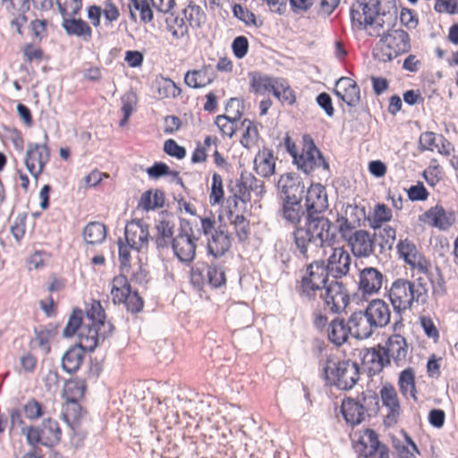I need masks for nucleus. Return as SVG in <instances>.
<instances>
[{"mask_svg":"<svg viewBox=\"0 0 458 458\" xmlns=\"http://www.w3.org/2000/svg\"><path fill=\"white\" fill-rule=\"evenodd\" d=\"M356 400L360 404L365 415L374 417L379 411V398L376 392L366 390L357 395Z\"/></svg>","mask_w":458,"mask_h":458,"instance_id":"41","label":"nucleus"},{"mask_svg":"<svg viewBox=\"0 0 458 458\" xmlns=\"http://www.w3.org/2000/svg\"><path fill=\"white\" fill-rule=\"evenodd\" d=\"M302 199H282L278 215L285 223L293 225L294 230L298 227H303L301 224V219H305L306 208L301 204Z\"/></svg>","mask_w":458,"mask_h":458,"instance_id":"21","label":"nucleus"},{"mask_svg":"<svg viewBox=\"0 0 458 458\" xmlns=\"http://www.w3.org/2000/svg\"><path fill=\"white\" fill-rule=\"evenodd\" d=\"M325 305L332 313H340L344 311L349 304V293L343 284L337 280L332 281L326 287V293L321 295Z\"/></svg>","mask_w":458,"mask_h":458,"instance_id":"15","label":"nucleus"},{"mask_svg":"<svg viewBox=\"0 0 458 458\" xmlns=\"http://www.w3.org/2000/svg\"><path fill=\"white\" fill-rule=\"evenodd\" d=\"M57 8L63 17L75 16L82 7L81 0H56Z\"/></svg>","mask_w":458,"mask_h":458,"instance_id":"57","label":"nucleus"},{"mask_svg":"<svg viewBox=\"0 0 458 458\" xmlns=\"http://www.w3.org/2000/svg\"><path fill=\"white\" fill-rule=\"evenodd\" d=\"M380 349L386 358L389 360V364L391 360L398 367L404 364L408 354V344L403 335L399 334L390 335L385 346L380 344Z\"/></svg>","mask_w":458,"mask_h":458,"instance_id":"20","label":"nucleus"},{"mask_svg":"<svg viewBox=\"0 0 458 458\" xmlns=\"http://www.w3.org/2000/svg\"><path fill=\"white\" fill-rule=\"evenodd\" d=\"M25 416L29 420H37L44 415L45 408L35 399L29 400L23 406Z\"/></svg>","mask_w":458,"mask_h":458,"instance_id":"60","label":"nucleus"},{"mask_svg":"<svg viewBox=\"0 0 458 458\" xmlns=\"http://www.w3.org/2000/svg\"><path fill=\"white\" fill-rule=\"evenodd\" d=\"M39 428L44 446L53 448L59 444L62 437V430L55 420L51 418L44 420Z\"/></svg>","mask_w":458,"mask_h":458,"instance_id":"37","label":"nucleus"},{"mask_svg":"<svg viewBox=\"0 0 458 458\" xmlns=\"http://www.w3.org/2000/svg\"><path fill=\"white\" fill-rule=\"evenodd\" d=\"M351 256L343 248L333 249V253L327 259V269L331 276L336 280L345 276L350 269Z\"/></svg>","mask_w":458,"mask_h":458,"instance_id":"30","label":"nucleus"},{"mask_svg":"<svg viewBox=\"0 0 458 458\" xmlns=\"http://www.w3.org/2000/svg\"><path fill=\"white\" fill-rule=\"evenodd\" d=\"M272 94L281 102H285L289 105H293L295 102L293 90L284 80L279 79Z\"/></svg>","mask_w":458,"mask_h":458,"instance_id":"53","label":"nucleus"},{"mask_svg":"<svg viewBox=\"0 0 458 458\" xmlns=\"http://www.w3.org/2000/svg\"><path fill=\"white\" fill-rule=\"evenodd\" d=\"M21 433L25 436L28 445L31 450H39L38 445H43V439L39 426H24Z\"/></svg>","mask_w":458,"mask_h":458,"instance_id":"52","label":"nucleus"},{"mask_svg":"<svg viewBox=\"0 0 458 458\" xmlns=\"http://www.w3.org/2000/svg\"><path fill=\"white\" fill-rule=\"evenodd\" d=\"M215 77L213 69L208 65L199 70L188 71L184 75V82L190 88L199 89L212 83Z\"/></svg>","mask_w":458,"mask_h":458,"instance_id":"31","label":"nucleus"},{"mask_svg":"<svg viewBox=\"0 0 458 458\" xmlns=\"http://www.w3.org/2000/svg\"><path fill=\"white\" fill-rule=\"evenodd\" d=\"M149 225L141 220H131L124 227V235L128 246L131 249L140 250L148 248L151 238Z\"/></svg>","mask_w":458,"mask_h":458,"instance_id":"16","label":"nucleus"},{"mask_svg":"<svg viewBox=\"0 0 458 458\" xmlns=\"http://www.w3.org/2000/svg\"><path fill=\"white\" fill-rule=\"evenodd\" d=\"M349 335H351V329L348 321L345 322L344 318H335L330 322L327 328V338L332 344L341 346L347 341Z\"/></svg>","mask_w":458,"mask_h":458,"instance_id":"35","label":"nucleus"},{"mask_svg":"<svg viewBox=\"0 0 458 458\" xmlns=\"http://www.w3.org/2000/svg\"><path fill=\"white\" fill-rule=\"evenodd\" d=\"M278 198L282 199H303L305 184L296 173H284L280 175L277 183Z\"/></svg>","mask_w":458,"mask_h":458,"instance_id":"14","label":"nucleus"},{"mask_svg":"<svg viewBox=\"0 0 458 458\" xmlns=\"http://www.w3.org/2000/svg\"><path fill=\"white\" fill-rule=\"evenodd\" d=\"M344 213V216H346L352 223V225L360 226L361 223L367 220L366 210L364 207H359L357 205H347Z\"/></svg>","mask_w":458,"mask_h":458,"instance_id":"59","label":"nucleus"},{"mask_svg":"<svg viewBox=\"0 0 458 458\" xmlns=\"http://www.w3.org/2000/svg\"><path fill=\"white\" fill-rule=\"evenodd\" d=\"M386 282V277L376 267H366L360 270L358 289L362 295L377 294Z\"/></svg>","mask_w":458,"mask_h":458,"instance_id":"18","label":"nucleus"},{"mask_svg":"<svg viewBox=\"0 0 458 458\" xmlns=\"http://www.w3.org/2000/svg\"><path fill=\"white\" fill-rule=\"evenodd\" d=\"M233 13L234 17L244 22L246 25L258 26L256 23L255 14L247 8L242 7L241 4H235L233 6Z\"/></svg>","mask_w":458,"mask_h":458,"instance_id":"62","label":"nucleus"},{"mask_svg":"<svg viewBox=\"0 0 458 458\" xmlns=\"http://www.w3.org/2000/svg\"><path fill=\"white\" fill-rule=\"evenodd\" d=\"M227 189L229 192H236L243 205L250 202L251 192L259 198L266 192L264 182L246 170L242 171L240 178L229 181Z\"/></svg>","mask_w":458,"mask_h":458,"instance_id":"9","label":"nucleus"},{"mask_svg":"<svg viewBox=\"0 0 458 458\" xmlns=\"http://www.w3.org/2000/svg\"><path fill=\"white\" fill-rule=\"evenodd\" d=\"M392 210L383 203L375 206L371 217H368L369 225L373 229H379L383 223L392 219Z\"/></svg>","mask_w":458,"mask_h":458,"instance_id":"47","label":"nucleus"},{"mask_svg":"<svg viewBox=\"0 0 458 458\" xmlns=\"http://www.w3.org/2000/svg\"><path fill=\"white\" fill-rule=\"evenodd\" d=\"M63 27L68 35L78 37H90L91 28L81 19H68L64 17Z\"/></svg>","mask_w":458,"mask_h":458,"instance_id":"45","label":"nucleus"},{"mask_svg":"<svg viewBox=\"0 0 458 458\" xmlns=\"http://www.w3.org/2000/svg\"><path fill=\"white\" fill-rule=\"evenodd\" d=\"M85 413L79 402L72 398L66 403L62 414L64 420L73 428L80 423Z\"/></svg>","mask_w":458,"mask_h":458,"instance_id":"42","label":"nucleus"},{"mask_svg":"<svg viewBox=\"0 0 458 458\" xmlns=\"http://www.w3.org/2000/svg\"><path fill=\"white\" fill-rule=\"evenodd\" d=\"M331 275L324 260H315L307 267V276H303L300 285V294L308 299L315 297L316 292L326 289L328 276Z\"/></svg>","mask_w":458,"mask_h":458,"instance_id":"8","label":"nucleus"},{"mask_svg":"<svg viewBox=\"0 0 458 458\" xmlns=\"http://www.w3.org/2000/svg\"><path fill=\"white\" fill-rule=\"evenodd\" d=\"M155 230L156 233L150 239L154 241L157 249H167L175 236L174 215L167 210L160 211L155 219Z\"/></svg>","mask_w":458,"mask_h":458,"instance_id":"13","label":"nucleus"},{"mask_svg":"<svg viewBox=\"0 0 458 458\" xmlns=\"http://www.w3.org/2000/svg\"><path fill=\"white\" fill-rule=\"evenodd\" d=\"M335 96L348 106H356L360 100V87L349 77H341L334 89Z\"/></svg>","mask_w":458,"mask_h":458,"instance_id":"23","label":"nucleus"},{"mask_svg":"<svg viewBox=\"0 0 458 458\" xmlns=\"http://www.w3.org/2000/svg\"><path fill=\"white\" fill-rule=\"evenodd\" d=\"M242 125L245 128V130L242 133L240 142L242 147L250 148V144L254 143L259 137L258 130L254 123L249 119H244L242 122Z\"/></svg>","mask_w":458,"mask_h":458,"instance_id":"54","label":"nucleus"},{"mask_svg":"<svg viewBox=\"0 0 458 458\" xmlns=\"http://www.w3.org/2000/svg\"><path fill=\"white\" fill-rule=\"evenodd\" d=\"M121 102L123 118L119 122V126L124 127L127 124L130 116L135 111L138 103L137 94L132 90L127 91L121 97Z\"/></svg>","mask_w":458,"mask_h":458,"instance_id":"46","label":"nucleus"},{"mask_svg":"<svg viewBox=\"0 0 458 458\" xmlns=\"http://www.w3.org/2000/svg\"><path fill=\"white\" fill-rule=\"evenodd\" d=\"M377 230L378 232L375 233L374 236L376 237L377 235H378V237L380 238L379 246L381 247V249L384 250L386 248L388 250H391L395 241V229L389 225H386L383 228L381 226Z\"/></svg>","mask_w":458,"mask_h":458,"instance_id":"58","label":"nucleus"},{"mask_svg":"<svg viewBox=\"0 0 458 458\" xmlns=\"http://www.w3.org/2000/svg\"><path fill=\"white\" fill-rule=\"evenodd\" d=\"M365 311L370 324L377 329L384 328L390 323L391 310L388 303L382 299L369 301Z\"/></svg>","mask_w":458,"mask_h":458,"instance_id":"22","label":"nucleus"},{"mask_svg":"<svg viewBox=\"0 0 458 458\" xmlns=\"http://www.w3.org/2000/svg\"><path fill=\"white\" fill-rule=\"evenodd\" d=\"M380 398L385 407L388 409V416H396L400 413V402L394 386L386 382L380 389Z\"/></svg>","mask_w":458,"mask_h":458,"instance_id":"38","label":"nucleus"},{"mask_svg":"<svg viewBox=\"0 0 458 458\" xmlns=\"http://www.w3.org/2000/svg\"><path fill=\"white\" fill-rule=\"evenodd\" d=\"M398 386L402 395L408 399L412 398L417 401V390L415 386V374L412 368L403 369L398 378Z\"/></svg>","mask_w":458,"mask_h":458,"instance_id":"39","label":"nucleus"},{"mask_svg":"<svg viewBox=\"0 0 458 458\" xmlns=\"http://www.w3.org/2000/svg\"><path fill=\"white\" fill-rule=\"evenodd\" d=\"M323 373L327 384L344 391L352 389L360 378L358 364L350 360H335L327 358Z\"/></svg>","mask_w":458,"mask_h":458,"instance_id":"5","label":"nucleus"},{"mask_svg":"<svg viewBox=\"0 0 458 458\" xmlns=\"http://www.w3.org/2000/svg\"><path fill=\"white\" fill-rule=\"evenodd\" d=\"M306 208L303 227H298L291 233L294 247L302 259L308 260L309 246L319 242V246H332L336 239L334 224L324 216L328 208L327 194L320 183H312L304 194Z\"/></svg>","mask_w":458,"mask_h":458,"instance_id":"1","label":"nucleus"},{"mask_svg":"<svg viewBox=\"0 0 458 458\" xmlns=\"http://www.w3.org/2000/svg\"><path fill=\"white\" fill-rule=\"evenodd\" d=\"M231 246L232 237L223 225H219L208 238V252L216 259L223 257Z\"/></svg>","mask_w":458,"mask_h":458,"instance_id":"28","label":"nucleus"},{"mask_svg":"<svg viewBox=\"0 0 458 458\" xmlns=\"http://www.w3.org/2000/svg\"><path fill=\"white\" fill-rule=\"evenodd\" d=\"M341 412L345 421L352 426L360 424L365 419V414L360 408V403L352 397H346L343 400Z\"/></svg>","mask_w":458,"mask_h":458,"instance_id":"34","label":"nucleus"},{"mask_svg":"<svg viewBox=\"0 0 458 458\" xmlns=\"http://www.w3.org/2000/svg\"><path fill=\"white\" fill-rule=\"evenodd\" d=\"M224 199V188L222 176L216 173L212 175L211 192L209 194V203L214 206Z\"/></svg>","mask_w":458,"mask_h":458,"instance_id":"55","label":"nucleus"},{"mask_svg":"<svg viewBox=\"0 0 458 458\" xmlns=\"http://www.w3.org/2000/svg\"><path fill=\"white\" fill-rule=\"evenodd\" d=\"M379 0H356L350 9L352 29H365L380 16Z\"/></svg>","mask_w":458,"mask_h":458,"instance_id":"11","label":"nucleus"},{"mask_svg":"<svg viewBox=\"0 0 458 458\" xmlns=\"http://www.w3.org/2000/svg\"><path fill=\"white\" fill-rule=\"evenodd\" d=\"M250 79L251 90L256 94H265L266 92H272L276 87L279 79L261 75L258 72L249 73Z\"/></svg>","mask_w":458,"mask_h":458,"instance_id":"40","label":"nucleus"},{"mask_svg":"<svg viewBox=\"0 0 458 458\" xmlns=\"http://www.w3.org/2000/svg\"><path fill=\"white\" fill-rule=\"evenodd\" d=\"M387 295L394 311V331L403 326L402 315L406 310H411L414 302H426L425 290L420 286L414 290L412 282L403 278H398L392 283Z\"/></svg>","mask_w":458,"mask_h":458,"instance_id":"4","label":"nucleus"},{"mask_svg":"<svg viewBox=\"0 0 458 458\" xmlns=\"http://www.w3.org/2000/svg\"><path fill=\"white\" fill-rule=\"evenodd\" d=\"M420 220L440 230H446L455 222V215L453 211L446 212L442 206L436 205L420 216Z\"/></svg>","mask_w":458,"mask_h":458,"instance_id":"25","label":"nucleus"},{"mask_svg":"<svg viewBox=\"0 0 458 458\" xmlns=\"http://www.w3.org/2000/svg\"><path fill=\"white\" fill-rule=\"evenodd\" d=\"M434 10L439 13H458V0H436Z\"/></svg>","mask_w":458,"mask_h":458,"instance_id":"64","label":"nucleus"},{"mask_svg":"<svg viewBox=\"0 0 458 458\" xmlns=\"http://www.w3.org/2000/svg\"><path fill=\"white\" fill-rule=\"evenodd\" d=\"M396 248L400 258H402L406 264H412V261L421 254L416 245L408 239L401 240Z\"/></svg>","mask_w":458,"mask_h":458,"instance_id":"50","label":"nucleus"},{"mask_svg":"<svg viewBox=\"0 0 458 458\" xmlns=\"http://www.w3.org/2000/svg\"><path fill=\"white\" fill-rule=\"evenodd\" d=\"M229 222L234 226L236 236L239 242H242L249 236V221L244 216V211L241 213L226 216Z\"/></svg>","mask_w":458,"mask_h":458,"instance_id":"48","label":"nucleus"},{"mask_svg":"<svg viewBox=\"0 0 458 458\" xmlns=\"http://www.w3.org/2000/svg\"><path fill=\"white\" fill-rule=\"evenodd\" d=\"M166 30L174 39L189 37V27L200 29L206 22L207 16L202 8L192 2L179 12L173 9L162 14Z\"/></svg>","mask_w":458,"mask_h":458,"instance_id":"3","label":"nucleus"},{"mask_svg":"<svg viewBox=\"0 0 458 458\" xmlns=\"http://www.w3.org/2000/svg\"><path fill=\"white\" fill-rule=\"evenodd\" d=\"M367 316L364 310L353 312L348 318L351 335L356 339H368L377 330L375 326L370 324Z\"/></svg>","mask_w":458,"mask_h":458,"instance_id":"27","label":"nucleus"},{"mask_svg":"<svg viewBox=\"0 0 458 458\" xmlns=\"http://www.w3.org/2000/svg\"><path fill=\"white\" fill-rule=\"evenodd\" d=\"M379 43L386 45L387 48H393L399 55L411 50L409 34L402 29H394V26L382 34Z\"/></svg>","mask_w":458,"mask_h":458,"instance_id":"24","label":"nucleus"},{"mask_svg":"<svg viewBox=\"0 0 458 458\" xmlns=\"http://www.w3.org/2000/svg\"><path fill=\"white\" fill-rule=\"evenodd\" d=\"M304 151L297 157L294 165L306 174H310L315 169L322 168L329 172V164L321 151L316 147L310 135L303 136Z\"/></svg>","mask_w":458,"mask_h":458,"instance_id":"10","label":"nucleus"},{"mask_svg":"<svg viewBox=\"0 0 458 458\" xmlns=\"http://www.w3.org/2000/svg\"><path fill=\"white\" fill-rule=\"evenodd\" d=\"M242 114V113L237 109L233 117L227 116L225 114L217 115L215 120V123L219 128L223 135L232 138L235 132L233 123L240 120Z\"/></svg>","mask_w":458,"mask_h":458,"instance_id":"49","label":"nucleus"},{"mask_svg":"<svg viewBox=\"0 0 458 458\" xmlns=\"http://www.w3.org/2000/svg\"><path fill=\"white\" fill-rule=\"evenodd\" d=\"M30 29L33 38L41 42L47 35V21L35 19L30 22Z\"/></svg>","mask_w":458,"mask_h":458,"instance_id":"61","label":"nucleus"},{"mask_svg":"<svg viewBox=\"0 0 458 458\" xmlns=\"http://www.w3.org/2000/svg\"><path fill=\"white\" fill-rule=\"evenodd\" d=\"M48 135L47 132L44 134V142L38 143H29L25 156V165L30 174H33V169L36 168V163L44 160L45 154H50L49 148L47 146Z\"/></svg>","mask_w":458,"mask_h":458,"instance_id":"32","label":"nucleus"},{"mask_svg":"<svg viewBox=\"0 0 458 458\" xmlns=\"http://www.w3.org/2000/svg\"><path fill=\"white\" fill-rule=\"evenodd\" d=\"M165 201V192L160 189L144 191L137 203V209L145 212L153 211L164 207Z\"/></svg>","mask_w":458,"mask_h":458,"instance_id":"33","label":"nucleus"},{"mask_svg":"<svg viewBox=\"0 0 458 458\" xmlns=\"http://www.w3.org/2000/svg\"><path fill=\"white\" fill-rule=\"evenodd\" d=\"M30 9V0H0V12L9 19L10 28L23 36L22 27L28 21L26 13Z\"/></svg>","mask_w":458,"mask_h":458,"instance_id":"12","label":"nucleus"},{"mask_svg":"<svg viewBox=\"0 0 458 458\" xmlns=\"http://www.w3.org/2000/svg\"><path fill=\"white\" fill-rule=\"evenodd\" d=\"M116 299L119 303H123L124 307L131 313H137L143 308V301L138 292H132L126 276L120 275L116 276Z\"/></svg>","mask_w":458,"mask_h":458,"instance_id":"19","label":"nucleus"},{"mask_svg":"<svg viewBox=\"0 0 458 458\" xmlns=\"http://www.w3.org/2000/svg\"><path fill=\"white\" fill-rule=\"evenodd\" d=\"M106 235V229L100 222H90L83 230V238L88 244L101 242Z\"/></svg>","mask_w":458,"mask_h":458,"instance_id":"43","label":"nucleus"},{"mask_svg":"<svg viewBox=\"0 0 458 458\" xmlns=\"http://www.w3.org/2000/svg\"><path fill=\"white\" fill-rule=\"evenodd\" d=\"M79 342L71 346L63 355L61 360L62 369L72 374L76 372L83 360L84 353L86 352H93L99 343L96 342V331L88 329V335L77 334Z\"/></svg>","mask_w":458,"mask_h":458,"instance_id":"7","label":"nucleus"},{"mask_svg":"<svg viewBox=\"0 0 458 458\" xmlns=\"http://www.w3.org/2000/svg\"><path fill=\"white\" fill-rule=\"evenodd\" d=\"M348 243L356 257H369L373 253L375 239L365 230H358L348 237Z\"/></svg>","mask_w":458,"mask_h":458,"instance_id":"29","label":"nucleus"},{"mask_svg":"<svg viewBox=\"0 0 458 458\" xmlns=\"http://www.w3.org/2000/svg\"><path fill=\"white\" fill-rule=\"evenodd\" d=\"M199 237L194 234L191 223L185 218H180L179 228L171 248L174 256L182 263H191L196 256Z\"/></svg>","mask_w":458,"mask_h":458,"instance_id":"6","label":"nucleus"},{"mask_svg":"<svg viewBox=\"0 0 458 458\" xmlns=\"http://www.w3.org/2000/svg\"><path fill=\"white\" fill-rule=\"evenodd\" d=\"M359 443L362 445L360 458H390L388 447L378 440L373 429H365Z\"/></svg>","mask_w":458,"mask_h":458,"instance_id":"17","label":"nucleus"},{"mask_svg":"<svg viewBox=\"0 0 458 458\" xmlns=\"http://www.w3.org/2000/svg\"><path fill=\"white\" fill-rule=\"evenodd\" d=\"M254 167L263 177H269L275 174L276 161L273 151L267 148L260 149L254 158Z\"/></svg>","mask_w":458,"mask_h":458,"instance_id":"36","label":"nucleus"},{"mask_svg":"<svg viewBox=\"0 0 458 458\" xmlns=\"http://www.w3.org/2000/svg\"><path fill=\"white\" fill-rule=\"evenodd\" d=\"M232 50L234 56L238 59H242L248 54L249 41L244 36L236 37L232 43Z\"/></svg>","mask_w":458,"mask_h":458,"instance_id":"63","label":"nucleus"},{"mask_svg":"<svg viewBox=\"0 0 458 458\" xmlns=\"http://www.w3.org/2000/svg\"><path fill=\"white\" fill-rule=\"evenodd\" d=\"M106 313L99 301L91 300L86 303L85 311L81 308H74L69 316L68 321L62 332L64 338H71L76 334L88 335V329L96 331V342L104 341L106 335L101 332L105 327Z\"/></svg>","mask_w":458,"mask_h":458,"instance_id":"2","label":"nucleus"},{"mask_svg":"<svg viewBox=\"0 0 458 458\" xmlns=\"http://www.w3.org/2000/svg\"><path fill=\"white\" fill-rule=\"evenodd\" d=\"M130 14L133 21H136V15L133 10L140 13V19L144 23L151 22L154 19V12L148 0H130Z\"/></svg>","mask_w":458,"mask_h":458,"instance_id":"44","label":"nucleus"},{"mask_svg":"<svg viewBox=\"0 0 458 458\" xmlns=\"http://www.w3.org/2000/svg\"><path fill=\"white\" fill-rule=\"evenodd\" d=\"M157 92L161 98H176L181 94L182 89L171 79H163L158 83Z\"/></svg>","mask_w":458,"mask_h":458,"instance_id":"56","label":"nucleus"},{"mask_svg":"<svg viewBox=\"0 0 458 458\" xmlns=\"http://www.w3.org/2000/svg\"><path fill=\"white\" fill-rule=\"evenodd\" d=\"M206 283L211 288H219L225 285L226 278L225 271L217 265H210L207 267Z\"/></svg>","mask_w":458,"mask_h":458,"instance_id":"51","label":"nucleus"},{"mask_svg":"<svg viewBox=\"0 0 458 458\" xmlns=\"http://www.w3.org/2000/svg\"><path fill=\"white\" fill-rule=\"evenodd\" d=\"M388 365L389 360L383 354L380 344L371 349L364 350L362 367L369 377L379 374L383 369Z\"/></svg>","mask_w":458,"mask_h":458,"instance_id":"26","label":"nucleus"}]
</instances>
